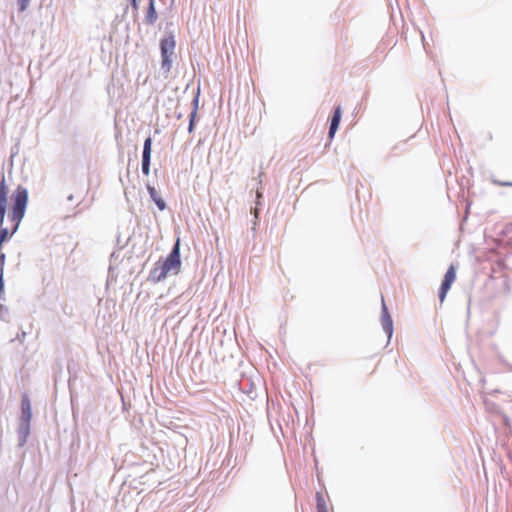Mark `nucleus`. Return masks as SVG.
<instances>
[{"mask_svg":"<svg viewBox=\"0 0 512 512\" xmlns=\"http://www.w3.org/2000/svg\"><path fill=\"white\" fill-rule=\"evenodd\" d=\"M3 289H4L3 275H0V295L3 292Z\"/></svg>","mask_w":512,"mask_h":512,"instance_id":"obj_13","label":"nucleus"},{"mask_svg":"<svg viewBox=\"0 0 512 512\" xmlns=\"http://www.w3.org/2000/svg\"><path fill=\"white\" fill-rule=\"evenodd\" d=\"M29 2L30 0H18L19 10L24 11L28 7Z\"/></svg>","mask_w":512,"mask_h":512,"instance_id":"obj_11","label":"nucleus"},{"mask_svg":"<svg viewBox=\"0 0 512 512\" xmlns=\"http://www.w3.org/2000/svg\"><path fill=\"white\" fill-rule=\"evenodd\" d=\"M176 42L172 35L165 37L160 42L162 63L164 72L169 73L172 67V56L174 54Z\"/></svg>","mask_w":512,"mask_h":512,"instance_id":"obj_2","label":"nucleus"},{"mask_svg":"<svg viewBox=\"0 0 512 512\" xmlns=\"http://www.w3.org/2000/svg\"><path fill=\"white\" fill-rule=\"evenodd\" d=\"M148 18H150V21L152 22L156 18V13L154 9L153 0H150V6L148 11Z\"/></svg>","mask_w":512,"mask_h":512,"instance_id":"obj_10","label":"nucleus"},{"mask_svg":"<svg viewBox=\"0 0 512 512\" xmlns=\"http://www.w3.org/2000/svg\"><path fill=\"white\" fill-rule=\"evenodd\" d=\"M382 326L384 331L390 337L393 331V322L385 305L384 299H382Z\"/></svg>","mask_w":512,"mask_h":512,"instance_id":"obj_6","label":"nucleus"},{"mask_svg":"<svg viewBox=\"0 0 512 512\" xmlns=\"http://www.w3.org/2000/svg\"><path fill=\"white\" fill-rule=\"evenodd\" d=\"M151 152H152V139L150 137H148L144 141L143 156H142V172L146 176H148L150 174Z\"/></svg>","mask_w":512,"mask_h":512,"instance_id":"obj_4","label":"nucleus"},{"mask_svg":"<svg viewBox=\"0 0 512 512\" xmlns=\"http://www.w3.org/2000/svg\"><path fill=\"white\" fill-rule=\"evenodd\" d=\"M317 512H329L325 497L321 493L316 494Z\"/></svg>","mask_w":512,"mask_h":512,"instance_id":"obj_9","label":"nucleus"},{"mask_svg":"<svg viewBox=\"0 0 512 512\" xmlns=\"http://www.w3.org/2000/svg\"><path fill=\"white\" fill-rule=\"evenodd\" d=\"M4 263H5V255L0 254V275H4Z\"/></svg>","mask_w":512,"mask_h":512,"instance_id":"obj_12","label":"nucleus"},{"mask_svg":"<svg viewBox=\"0 0 512 512\" xmlns=\"http://www.w3.org/2000/svg\"><path fill=\"white\" fill-rule=\"evenodd\" d=\"M192 117H194V114H192ZM193 125H194V118H191L190 123H189V131L190 132L193 130Z\"/></svg>","mask_w":512,"mask_h":512,"instance_id":"obj_14","label":"nucleus"},{"mask_svg":"<svg viewBox=\"0 0 512 512\" xmlns=\"http://www.w3.org/2000/svg\"><path fill=\"white\" fill-rule=\"evenodd\" d=\"M500 185H503V186H512V183H511V182H504V183H500Z\"/></svg>","mask_w":512,"mask_h":512,"instance_id":"obj_16","label":"nucleus"},{"mask_svg":"<svg viewBox=\"0 0 512 512\" xmlns=\"http://www.w3.org/2000/svg\"><path fill=\"white\" fill-rule=\"evenodd\" d=\"M181 269L180 241H176L172 251L163 262H157L149 274V280L157 283L164 280L170 273L178 274Z\"/></svg>","mask_w":512,"mask_h":512,"instance_id":"obj_1","label":"nucleus"},{"mask_svg":"<svg viewBox=\"0 0 512 512\" xmlns=\"http://www.w3.org/2000/svg\"><path fill=\"white\" fill-rule=\"evenodd\" d=\"M147 189H148V192L151 196V198L153 199V201L155 202V204L157 205V207L160 209V210H164L166 208V203L165 201L160 197V195L158 194V192L156 191V189L153 187V186H150L148 185L147 186Z\"/></svg>","mask_w":512,"mask_h":512,"instance_id":"obj_8","label":"nucleus"},{"mask_svg":"<svg viewBox=\"0 0 512 512\" xmlns=\"http://www.w3.org/2000/svg\"><path fill=\"white\" fill-rule=\"evenodd\" d=\"M455 279H456V267L453 264H451L449 266L448 270L446 271V273L444 275V279L440 286L439 299H440L441 303L445 300L446 295H447L448 291L450 290L451 285L453 284Z\"/></svg>","mask_w":512,"mask_h":512,"instance_id":"obj_3","label":"nucleus"},{"mask_svg":"<svg viewBox=\"0 0 512 512\" xmlns=\"http://www.w3.org/2000/svg\"><path fill=\"white\" fill-rule=\"evenodd\" d=\"M21 422L25 426L26 430L29 429V424L32 418L31 403L28 395L24 394L21 400Z\"/></svg>","mask_w":512,"mask_h":512,"instance_id":"obj_5","label":"nucleus"},{"mask_svg":"<svg viewBox=\"0 0 512 512\" xmlns=\"http://www.w3.org/2000/svg\"><path fill=\"white\" fill-rule=\"evenodd\" d=\"M132 6L137 8V0H131Z\"/></svg>","mask_w":512,"mask_h":512,"instance_id":"obj_15","label":"nucleus"},{"mask_svg":"<svg viewBox=\"0 0 512 512\" xmlns=\"http://www.w3.org/2000/svg\"><path fill=\"white\" fill-rule=\"evenodd\" d=\"M341 116H342L341 107L337 106L334 109V112H333V115L331 118V124H330V129H329V138L330 139H332L334 137V135L338 129V126H339V123L341 120Z\"/></svg>","mask_w":512,"mask_h":512,"instance_id":"obj_7","label":"nucleus"}]
</instances>
